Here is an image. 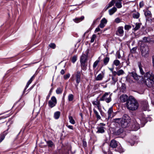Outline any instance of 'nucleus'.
Wrapping results in <instances>:
<instances>
[{
    "label": "nucleus",
    "instance_id": "obj_1",
    "mask_svg": "<svg viewBox=\"0 0 154 154\" xmlns=\"http://www.w3.org/2000/svg\"><path fill=\"white\" fill-rule=\"evenodd\" d=\"M144 79H142L147 86L152 89H154V75L150 71L146 72L144 75Z\"/></svg>",
    "mask_w": 154,
    "mask_h": 154
},
{
    "label": "nucleus",
    "instance_id": "obj_2",
    "mask_svg": "<svg viewBox=\"0 0 154 154\" xmlns=\"http://www.w3.org/2000/svg\"><path fill=\"white\" fill-rule=\"evenodd\" d=\"M114 121L118 123L122 128H126L129 126L131 119L128 115L125 114L123 116L122 118L114 119Z\"/></svg>",
    "mask_w": 154,
    "mask_h": 154
},
{
    "label": "nucleus",
    "instance_id": "obj_3",
    "mask_svg": "<svg viewBox=\"0 0 154 154\" xmlns=\"http://www.w3.org/2000/svg\"><path fill=\"white\" fill-rule=\"evenodd\" d=\"M126 107L129 110L134 111L138 108L139 104L136 100L132 96L129 97L126 103Z\"/></svg>",
    "mask_w": 154,
    "mask_h": 154
},
{
    "label": "nucleus",
    "instance_id": "obj_4",
    "mask_svg": "<svg viewBox=\"0 0 154 154\" xmlns=\"http://www.w3.org/2000/svg\"><path fill=\"white\" fill-rule=\"evenodd\" d=\"M89 52V49H87L85 51V54H83L80 57V61L81 68L84 70L87 69V64L86 62L87 60Z\"/></svg>",
    "mask_w": 154,
    "mask_h": 154
},
{
    "label": "nucleus",
    "instance_id": "obj_5",
    "mask_svg": "<svg viewBox=\"0 0 154 154\" xmlns=\"http://www.w3.org/2000/svg\"><path fill=\"white\" fill-rule=\"evenodd\" d=\"M140 50L142 57L146 58L149 55V49L148 46L142 43L141 44Z\"/></svg>",
    "mask_w": 154,
    "mask_h": 154
},
{
    "label": "nucleus",
    "instance_id": "obj_6",
    "mask_svg": "<svg viewBox=\"0 0 154 154\" xmlns=\"http://www.w3.org/2000/svg\"><path fill=\"white\" fill-rule=\"evenodd\" d=\"M81 72L78 71L75 73L73 77V80L76 82V83L75 84V85L76 88L78 87L81 81Z\"/></svg>",
    "mask_w": 154,
    "mask_h": 154
},
{
    "label": "nucleus",
    "instance_id": "obj_7",
    "mask_svg": "<svg viewBox=\"0 0 154 154\" xmlns=\"http://www.w3.org/2000/svg\"><path fill=\"white\" fill-rule=\"evenodd\" d=\"M109 93H105L100 98V100L101 101H105L106 103H109L111 100L110 95H109Z\"/></svg>",
    "mask_w": 154,
    "mask_h": 154
},
{
    "label": "nucleus",
    "instance_id": "obj_8",
    "mask_svg": "<svg viewBox=\"0 0 154 154\" xmlns=\"http://www.w3.org/2000/svg\"><path fill=\"white\" fill-rule=\"evenodd\" d=\"M57 103V100L54 96H52L51 100L49 101L48 102V105L51 108H52L55 106Z\"/></svg>",
    "mask_w": 154,
    "mask_h": 154
},
{
    "label": "nucleus",
    "instance_id": "obj_9",
    "mask_svg": "<svg viewBox=\"0 0 154 154\" xmlns=\"http://www.w3.org/2000/svg\"><path fill=\"white\" fill-rule=\"evenodd\" d=\"M132 129L133 131H137L140 128L139 124L135 120L133 121L131 124Z\"/></svg>",
    "mask_w": 154,
    "mask_h": 154
},
{
    "label": "nucleus",
    "instance_id": "obj_10",
    "mask_svg": "<svg viewBox=\"0 0 154 154\" xmlns=\"http://www.w3.org/2000/svg\"><path fill=\"white\" fill-rule=\"evenodd\" d=\"M92 104L95 107H97V109L100 112L101 115L102 116H103L102 114V111L101 110V105L100 101H98L97 100V99L95 101H92Z\"/></svg>",
    "mask_w": 154,
    "mask_h": 154
},
{
    "label": "nucleus",
    "instance_id": "obj_11",
    "mask_svg": "<svg viewBox=\"0 0 154 154\" xmlns=\"http://www.w3.org/2000/svg\"><path fill=\"white\" fill-rule=\"evenodd\" d=\"M105 125V124L103 123H100L98 126L97 127V133H103L105 132L104 130V126Z\"/></svg>",
    "mask_w": 154,
    "mask_h": 154
},
{
    "label": "nucleus",
    "instance_id": "obj_12",
    "mask_svg": "<svg viewBox=\"0 0 154 154\" xmlns=\"http://www.w3.org/2000/svg\"><path fill=\"white\" fill-rule=\"evenodd\" d=\"M130 75L137 81H138L139 79H141V80H142V79H143V77L142 76L138 75L137 73L134 72H132L130 73Z\"/></svg>",
    "mask_w": 154,
    "mask_h": 154
},
{
    "label": "nucleus",
    "instance_id": "obj_13",
    "mask_svg": "<svg viewBox=\"0 0 154 154\" xmlns=\"http://www.w3.org/2000/svg\"><path fill=\"white\" fill-rule=\"evenodd\" d=\"M107 113L108 115V119H112L115 115V113L113 112V107H110L108 109L107 111Z\"/></svg>",
    "mask_w": 154,
    "mask_h": 154
},
{
    "label": "nucleus",
    "instance_id": "obj_14",
    "mask_svg": "<svg viewBox=\"0 0 154 154\" xmlns=\"http://www.w3.org/2000/svg\"><path fill=\"white\" fill-rule=\"evenodd\" d=\"M123 27L122 26H120L118 27L116 32L117 34L119 36H123L124 34Z\"/></svg>",
    "mask_w": 154,
    "mask_h": 154
},
{
    "label": "nucleus",
    "instance_id": "obj_15",
    "mask_svg": "<svg viewBox=\"0 0 154 154\" xmlns=\"http://www.w3.org/2000/svg\"><path fill=\"white\" fill-rule=\"evenodd\" d=\"M142 108L145 111L147 110L149 107L148 102L146 101H143L141 102Z\"/></svg>",
    "mask_w": 154,
    "mask_h": 154
},
{
    "label": "nucleus",
    "instance_id": "obj_16",
    "mask_svg": "<svg viewBox=\"0 0 154 154\" xmlns=\"http://www.w3.org/2000/svg\"><path fill=\"white\" fill-rule=\"evenodd\" d=\"M107 22V20L105 18H103L101 20L100 23L99 25L100 27L101 28H103L105 26Z\"/></svg>",
    "mask_w": 154,
    "mask_h": 154
},
{
    "label": "nucleus",
    "instance_id": "obj_17",
    "mask_svg": "<svg viewBox=\"0 0 154 154\" xmlns=\"http://www.w3.org/2000/svg\"><path fill=\"white\" fill-rule=\"evenodd\" d=\"M128 99H129L128 97L126 94L122 95L120 97V100L122 102H125L127 101Z\"/></svg>",
    "mask_w": 154,
    "mask_h": 154
},
{
    "label": "nucleus",
    "instance_id": "obj_18",
    "mask_svg": "<svg viewBox=\"0 0 154 154\" xmlns=\"http://www.w3.org/2000/svg\"><path fill=\"white\" fill-rule=\"evenodd\" d=\"M35 77V74L33 75L30 78V80L27 82L25 88L23 92H25V90L28 87L29 85L31 83L33 79H34Z\"/></svg>",
    "mask_w": 154,
    "mask_h": 154
},
{
    "label": "nucleus",
    "instance_id": "obj_19",
    "mask_svg": "<svg viewBox=\"0 0 154 154\" xmlns=\"http://www.w3.org/2000/svg\"><path fill=\"white\" fill-rule=\"evenodd\" d=\"M35 77V74L33 75L30 78V80L27 82L25 88L23 92H25V90L28 87L29 85L31 83L33 79H34Z\"/></svg>",
    "mask_w": 154,
    "mask_h": 154
},
{
    "label": "nucleus",
    "instance_id": "obj_20",
    "mask_svg": "<svg viewBox=\"0 0 154 154\" xmlns=\"http://www.w3.org/2000/svg\"><path fill=\"white\" fill-rule=\"evenodd\" d=\"M117 141L115 140H112L110 143V146L113 148H116L117 146Z\"/></svg>",
    "mask_w": 154,
    "mask_h": 154
},
{
    "label": "nucleus",
    "instance_id": "obj_21",
    "mask_svg": "<svg viewBox=\"0 0 154 154\" xmlns=\"http://www.w3.org/2000/svg\"><path fill=\"white\" fill-rule=\"evenodd\" d=\"M84 17L83 16H82L80 18L77 17L75 19H73V21L76 23H78L84 20Z\"/></svg>",
    "mask_w": 154,
    "mask_h": 154
},
{
    "label": "nucleus",
    "instance_id": "obj_22",
    "mask_svg": "<svg viewBox=\"0 0 154 154\" xmlns=\"http://www.w3.org/2000/svg\"><path fill=\"white\" fill-rule=\"evenodd\" d=\"M104 76V73L102 72L101 73L99 74L96 78L97 81L101 80Z\"/></svg>",
    "mask_w": 154,
    "mask_h": 154
},
{
    "label": "nucleus",
    "instance_id": "obj_23",
    "mask_svg": "<svg viewBox=\"0 0 154 154\" xmlns=\"http://www.w3.org/2000/svg\"><path fill=\"white\" fill-rule=\"evenodd\" d=\"M93 111L97 119L98 120H100L101 119V117L100 116L98 112L95 109V108L93 109Z\"/></svg>",
    "mask_w": 154,
    "mask_h": 154
},
{
    "label": "nucleus",
    "instance_id": "obj_24",
    "mask_svg": "<svg viewBox=\"0 0 154 154\" xmlns=\"http://www.w3.org/2000/svg\"><path fill=\"white\" fill-rule=\"evenodd\" d=\"M117 11V8L115 7H113L109 10V14L110 15L113 14Z\"/></svg>",
    "mask_w": 154,
    "mask_h": 154
},
{
    "label": "nucleus",
    "instance_id": "obj_25",
    "mask_svg": "<svg viewBox=\"0 0 154 154\" xmlns=\"http://www.w3.org/2000/svg\"><path fill=\"white\" fill-rule=\"evenodd\" d=\"M60 112L59 111L55 112L54 114V117L55 119H58L59 118L60 116Z\"/></svg>",
    "mask_w": 154,
    "mask_h": 154
},
{
    "label": "nucleus",
    "instance_id": "obj_26",
    "mask_svg": "<svg viewBox=\"0 0 154 154\" xmlns=\"http://www.w3.org/2000/svg\"><path fill=\"white\" fill-rule=\"evenodd\" d=\"M124 130L122 128H120L116 131L115 134L116 135H119L123 133Z\"/></svg>",
    "mask_w": 154,
    "mask_h": 154
},
{
    "label": "nucleus",
    "instance_id": "obj_27",
    "mask_svg": "<svg viewBox=\"0 0 154 154\" xmlns=\"http://www.w3.org/2000/svg\"><path fill=\"white\" fill-rule=\"evenodd\" d=\"M46 143L48 145V146L49 147H52L54 146V144L53 142L51 140H48V141H46Z\"/></svg>",
    "mask_w": 154,
    "mask_h": 154
},
{
    "label": "nucleus",
    "instance_id": "obj_28",
    "mask_svg": "<svg viewBox=\"0 0 154 154\" xmlns=\"http://www.w3.org/2000/svg\"><path fill=\"white\" fill-rule=\"evenodd\" d=\"M143 40L145 42H150L152 41L151 38L149 37H145L143 38Z\"/></svg>",
    "mask_w": 154,
    "mask_h": 154
},
{
    "label": "nucleus",
    "instance_id": "obj_29",
    "mask_svg": "<svg viewBox=\"0 0 154 154\" xmlns=\"http://www.w3.org/2000/svg\"><path fill=\"white\" fill-rule=\"evenodd\" d=\"M109 60V58L106 57L103 60V63L105 65H106L108 63Z\"/></svg>",
    "mask_w": 154,
    "mask_h": 154
},
{
    "label": "nucleus",
    "instance_id": "obj_30",
    "mask_svg": "<svg viewBox=\"0 0 154 154\" xmlns=\"http://www.w3.org/2000/svg\"><path fill=\"white\" fill-rule=\"evenodd\" d=\"M122 3L121 2H117L116 3V6L118 8H121L122 7Z\"/></svg>",
    "mask_w": 154,
    "mask_h": 154
},
{
    "label": "nucleus",
    "instance_id": "obj_31",
    "mask_svg": "<svg viewBox=\"0 0 154 154\" xmlns=\"http://www.w3.org/2000/svg\"><path fill=\"white\" fill-rule=\"evenodd\" d=\"M141 24L140 23H136V26L134 28V30L135 31H136L140 27Z\"/></svg>",
    "mask_w": 154,
    "mask_h": 154
},
{
    "label": "nucleus",
    "instance_id": "obj_32",
    "mask_svg": "<svg viewBox=\"0 0 154 154\" xmlns=\"http://www.w3.org/2000/svg\"><path fill=\"white\" fill-rule=\"evenodd\" d=\"M140 16V14L138 12H135L133 13V17L134 18L138 19Z\"/></svg>",
    "mask_w": 154,
    "mask_h": 154
},
{
    "label": "nucleus",
    "instance_id": "obj_33",
    "mask_svg": "<svg viewBox=\"0 0 154 154\" xmlns=\"http://www.w3.org/2000/svg\"><path fill=\"white\" fill-rule=\"evenodd\" d=\"M7 134V133H5V134H3L0 135V143H1L4 139L5 136Z\"/></svg>",
    "mask_w": 154,
    "mask_h": 154
},
{
    "label": "nucleus",
    "instance_id": "obj_34",
    "mask_svg": "<svg viewBox=\"0 0 154 154\" xmlns=\"http://www.w3.org/2000/svg\"><path fill=\"white\" fill-rule=\"evenodd\" d=\"M146 17H151V12L149 11H147L145 12L144 13Z\"/></svg>",
    "mask_w": 154,
    "mask_h": 154
},
{
    "label": "nucleus",
    "instance_id": "obj_35",
    "mask_svg": "<svg viewBox=\"0 0 154 154\" xmlns=\"http://www.w3.org/2000/svg\"><path fill=\"white\" fill-rule=\"evenodd\" d=\"M120 63V61L118 60H116L114 61L113 63V65H115L116 66L119 65Z\"/></svg>",
    "mask_w": 154,
    "mask_h": 154
},
{
    "label": "nucleus",
    "instance_id": "obj_36",
    "mask_svg": "<svg viewBox=\"0 0 154 154\" xmlns=\"http://www.w3.org/2000/svg\"><path fill=\"white\" fill-rule=\"evenodd\" d=\"M69 122L71 123L72 124H74L75 123V121L72 116H69Z\"/></svg>",
    "mask_w": 154,
    "mask_h": 154
},
{
    "label": "nucleus",
    "instance_id": "obj_37",
    "mask_svg": "<svg viewBox=\"0 0 154 154\" xmlns=\"http://www.w3.org/2000/svg\"><path fill=\"white\" fill-rule=\"evenodd\" d=\"M100 61L99 60H96L94 63L93 65V68L94 69L97 65L98 64Z\"/></svg>",
    "mask_w": 154,
    "mask_h": 154
},
{
    "label": "nucleus",
    "instance_id": "obj_38",
    "mask_svg": "<svg viewBox=\"0 0 154 154\" xmlns=\"http://www.w3.org/2000/svg\"><path fill=\"white\" fill-rule=\"evenodd\" d=\"M63 89L60 88H58L56 90V93L57 94H59L62 93Z\"/></svg>",
    "mask_w": 154,
    "mask_h": 154
},
{
    "label": "nucleus",
    "instance_id": "obj_39",
    "mask_svg": "<svg viewBox=\"0 0 154 154\" xmlns=\"http://www.w3.org/2000/svg\"><path fill=\"white\" fill-rule=\"evenodd\" d=\"M74 98V96L72 94H70L68 96V99L69 101H72Z\"/></svg>",
    "mask_w": 154,
    "mask_h": 154
},
{
    "label": "nucleus",
    "instance_id": "obj_40",
    "mask_svg": "<svg viewBox=\"0 0 154 154\" xmlns=\"http://www.w3.org/2000/svg\"><path fill=\"white\" fill-rule=\"evenodd\" d=\"M112 79L113 82V83L114 84L115 83L118 81L117 77L114 76H112Z\"/></svg>",
    "mask_w": 154,
    "mask_h": 154
},
{
    "label": "nucleus",
    "instance_id": "obj_41",
    "mask_svg": "<svg viewBox=\"0 0 154 154\" xmlns=\"http://www.w3.org/2000/svg\"><path fill=\"white\" fill-rule=\"evenodd\" d=\"M118 75L120 76L121 75H122L124 73V72L122 69H120L117 71Z\"/></svg>",
    "mask_w": 154,
    "mask_h": 154
},
{
    "label": "nucleus",
    "instance_id": "obj_42",
    "mask_svg": "<svg viewBox=\"0 0 154 154\" xmlns=\"http://www.w3.org/2000/svg\"><path fill=\"white\" fill-rule=\"evenodd\" d=\"M96 37V35L93 34L91 38V43L94 42Z\"/></svg>",
    "mask_w": 154,
    "mask_h": 154
},
{
    "label": "nucleus",
    "instance_id": "obj_43",
    "mask_svg": "<svg viewBox=\"0 0 154 154\" xmlns=\"http://www.w3.org/2000/svg\"><path fill=\"white\" fill-rule=\"evenodd\" d=\"M139 67L140 71V72L142 75H143L144 73V72L142 68L141 64L139 65Z\"/></svg>",
    "mask_w": 154,
    "mask_h": 154
},
{
    "label": "nucleus",
    "instance_id": "obj_44",
    "mask_svg": "<svg viewBox=\"0 0 154 154\" xmlns=\"http://www.w3.org/2000/svg\"><path fill=\"white\" fill-rule=\"evenodd\" d=\"M77 59V57L76 56H73L71 59L72 62L73 63H74L75 61H76Z\"/></svg>",
    "mask_w": 154,
    "mask_h": 154
},
{
    "label": "nucleus",
    "instance_id": "obj_45",
    "mask_svg": "<svg viewBox=\"0 0 154 154\" xmlns=\"http://www.w3.org/2000/svg\"><path fill=\"white\" fill-rule=\"evenodd\" d=\"M49 46L51 48L54 49L56 46L55 44L54 43H51L49 45Z\"/></svg>",
    "mask_w": 154,
    "mask_h": 154
},
{
    "label": "nucleus",
    "instance_id": "obj_46",
    "mask_svg": "<svg viewBox=\"0 0 154 154\" xmlns=\"http://www.w3.org/2000/svg\"><path fill=\"white\" fill-rule=\"evenodd\" d=\"M115 3L114 0H112V1L108 5L110 7H111Z\"/></svg>",
    "mask_w": 154,
    "mask_h": 154
},
{
    "label": "nucleus",
    "instance_id": "obj_47",
    "mask_svg": "<svg viewBox=\"0 0 154 154\" xmlns=\"http://www.w3.org/2000/svg\"><path fill=\"white\" fill-rule=\"evenodd\" d=\"M118 150L119 152L121 153L124 152L123 149L121 147H119L118 148Z\"/></svg>",
    "mask_w": 154,
    "mask_h": 154
},
{
    "label": "nucleus",
    "instance_id": "obj_48",
    "mask_svg": "<svg viewBox=\"0 0 154 154\" xmlns=\"http://www.w3.org/2000/svg\"><path fill=\"white\" fill-rule=\"evenodd\" d=\"M131 28V26L129 25H125V30H128Z\"/></svg>",
    "mask_w": 154,
    "mask_h": 154
},
{
    "label": "nucleus",
    "instance_id": "obj_49",
    "mask_svg": "<svg viewBox=\"0 0 154 154\" xmlns=\"http://www.w3.org/2000/svg\"><path fill=\"white\" fill-rule=\"evenodd\" d=\"M70 76V74L69 73H68L65 75L64 76V79H68Z\"/></svg>",
    "mask_w": 154,
    "mask_h": 154
},
{
    "label": "nucleus",
    "instance_id": "obj_50",
    "mask_svg": "<svg viewBox=\"0 0 154 154\" xmlns=\"http://www.w3.org/2000/svg\"><path fill=\"white\" fill-rule=\"evenodd\" d=\"M100 17H98V18H97L95 20H94L92 25H94V24H95L97 23V21H98L100 19Z\"/></svg>",
    "mask_w": 154,
    "mask_h": 154
},
{
    "label": "nucleus",
    "instance_id": "obj_51",
    "mask_svg": "<svg viewBox=\"0 0 154 154\" xmlns=\"http://www.w3.org/2000/svg\"><path fill=\"white\" fill-rule=\"evenodd\" d=\"M137 50V48L136 47H134L131 50V51L132 53H134L135 51H136V50Z\"/></svg>",
    "mask_w": 154,
    "mask_h": 154
},
{
    "label": "nucleus",
    "instance_id": "obj_52",
    "mask_svg": "<svg viewBox=\"0 0 154 154\" xmlns=\"http://www.w3.org/2000/svg\"><path fill=\"white\" fill-rule=\"evenodd\" d=\"M115 21L116 23H118L120 22V20L119 18L118 17L115 19Z\"/></svg>",
    "mask_w": 154,
    "mask_h": 154
},
{
    "label": "nucleus",
    "instance_id": "obj_53",
    "mask_svg": "<svg viewBox=\"0 0 154 154\" xmlns=\"http://www.w3.org/2000/svg\"><path fill=\"white\" fill-rule=\"evenodd\" d=\"M99 26H98L95 29V32H98L100 31V29L99 28Z\"/></svg>",
    "mask_w": 154,
    "mask_h": 154
},
{
    "label": "nucleus",
    "instance_id": "obj_54",
    "mask_svg": "<svg viewBox=\"0 0 154 154\" xmlns=\"http://www.w3.org/2000/svg\"><path fill=\"white\" fill-rule=\"evenodd\" d=\"M113 75L112 76H116L117 75H118L117 71L116 72V71H113L112 72Z\"/></svg>",
    "mask_w": 154,
    "mask_h": 154
},
{
    "label": "nucleus",
    "instance_id": "obj_55",
    "mask_svg": "<svg viewBox=\"0 0 154 154\" xmlns=\"http://www.w3.org/2000/svg\"><path fill=\"white\" fill-rule=\"evenodd\" d=\"M67 127L69 129H72V130H73V127L72 126L70 125H67Z\"/></svg>",
    "mask_w": 154,
    "mask_h": 154
},
{
    "label": "nucleus",
    "instance_id": "obj_56",
    "mask_svg": "<svg viewBox=\"0 0 154 154\" xmlns=\"http://www.w3.org/2000/svg\"><path fill=\"white\" fill-rule=\"evenodd\" d=\"M65 72L64 69H62L60 71V73L61 74L63 75L64 74Z\"/></svg>",
    "mask_w": 154,
    "mask_h": 154
},
{
    "label": "nucleus",
    "instance_id": "obj_57",
    "mask_svg": "<svg viewBox=\"0 0 154 154\" xmlns=\"http://www.w3.org/2000/svg\"><path fill=\"white\" fill-rule=\"evenodd\" d=\"M110 7H111L109 5H107L105 7L106 10Z\"/></svg>",
    "mask_w": 154,
    "mask_h": 154
},
{
    "label": "nucleus",
    "instance_id": "obj_58",
    "mask_svg": "<svg viewBox=\"0 0 154 154\" xmlns=\"http://www.w3.org/2000/svg\"><path fill=\"white\" fill-rule=\"evenodd\" d=\"M152 63L153 66L154 67V56L152 57Z\"/></svg>",
    "mask_w": 154,
    "mask_h": 154
},
{
    "label": "nucleus",
    "instance_id": "obj_59",
    "mask_svg": "<svg viewBox=\"0 0 154 154\" xmlns=\"http://www.w3.org/2000/svg\"><path fill=\"white\" fill-rule=\"evenodd\" d=\"M83 144L85 146H86L87 145V143L85 141H83Z\"/></svg>",
    "mask_w": 154,
    "mask_h": 154
},
{
    "label": "nucleus",
    "instance_id": "obj_60",
    "mask_svg": "<svg viewBox=\"0 0 154 154\" xmlns=\"http://www.w3.org/2000/svg\"><path fill=\"white\" fill-rule=\"evenodd\" d=\"M109 69L112 72L113 71V70L114 68H109Z\"/></svg>",
    "mask_w": 154,
    "mask_h": 154
},
{
    "label": "nucleus",
    "instance_id": "obj_61",
    "mask_svg": "<svg viewBox=\"0 0 154 154\" xmlns=\"http://www.w3.org/2000/svg\"><path fill=\"white\" fill-rule=\"evenodd\" d=\"M139 5L140 7H142L143 6V3H140L139 4Z\"/></svg>",
    "mask_w": 154,
    "mask_h": 154
},
{
    "label": "nucleus",
    "instance_id": "obj_62",
    "mask_svg": "<svg viewBox=\"0 0 154 154\" xmlns=\"http://www.w3.org/2000/svg\"><path fill=\"white\" fill-rule=\"evenodd\" d=\"M121 57V56L120 55V54H118V59H120Z\"/></svg>",
    "mask_w": 154,
    "mask_h": 154
},
{
    "label": "nucleus",
    "instance_id": "obj_63",
    "mask_svg": "<svg viewBox=\"0 0 154 154\" xmlns=\"http://www.w3.org/2000/svg\"><path fill=\"white\" fill-rule=\"evenodd\" d=\"M134 142L132 144V143L131 144V146L133 145L134 144Z\"/></svg>",
    "mask_w": 154,
    "mask_h": 154
},
{
    "label": "nucleus",
    "instance_id": "obj_64",
    "mask_svg": "<svg viewBox=\"0 0 154 154\" xmlns=\"http://www.w3.org/2000/svg\"><path fill=\"white\" fill-rule=\"evenodd\" d=\"M118 0V2H121V1H122L123 0Z\"/></svg>",
    "mask_w": 154,
    "mask_h": 154
}]
</instances>
